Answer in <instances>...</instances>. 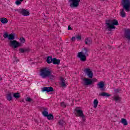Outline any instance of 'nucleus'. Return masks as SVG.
I'll return each mask as SVG.
<instances>
[{
    "label": "nucleus",
    "mask_w": 130,
    "mask_h": 130,
    "mask_svg": "<svg viewBox=\"0 0 130 130\" xmlns=\"http://www.w3.org/2000/svg\"><path fill=\"white\" fill-rule=\"evenodd\" d=\"M98 86L99 89H100L101 91H105V88H104L105 86V84L104 83V82H100L99 83H98Z\"/></svg>",
    "instance_id": "obj_10"
},
{
    "label": "nucleus",
    "mask_w": 130,
    "mask_h": 130,
    "mask_svg": "<svg viewBox=\"0 0 130 130\" xmlns=\"http://www.w3.org/2000/svg\"><path fill=\"white\" fill-rule=\"evenodd\" d=\"M10 46H13L14 48H18L22 46V44L18 42L16 40L10 41L9 43Z\"/></svg>",
    "instance_id": "obj_6"
},
{
    "label": "nucleus",
    "mask_w": 130,
    "mask_h": 130,
    "mask_svg": "<svg viewBox=\"0 0 130 130\" xmlns=\"http://www.w3.org/2000/svg\"><path fill=\"white\" fill-rule=\"evenodd\" d=\"M114 91L115 93H118L119 92V90H118V89H114Z\"/></svg>",
    "instance_id": "obj_36"
},
{
    "label": "nucleus",
    "mask_w": 130,
    "mask_h": 130,
    "mask_svg": "<svg viewBox=\"0 0 130 130\" xmlns=\"http://www.w3.org/2000/svg\"><path fill=\"white\" fill-rule=\"evenodd\" d=\"M21 43H25L26 42V40H25V38H21L20 39Z\"/></svg>",
    "instance_id": "obj_30"
},
{
    "label": "nucleus",
    "mask_w": 130,
    "mask_h": 130,
    "mask_svg": "<svg viewBox=\"0 0 130 130\" xmlns=\"http://www.w3.org/2000/svg\"><path fill=\"white\" fill-rule=\"evenodd\" d=\"M52 63H53V64H59V63H60V60L57 59L55 58H53Z\"/></svg>",
    "instance_id": "obj_17"
},
{
    "label": "nucleus",
    "mask_w": 130,
    "mask_h": 130,
    "mask_svg": "<svg viewBox=\"0 0 130 130\" xmlns=\"http://www.w3.org/2000/svg\"><path fill=\"white\" fill-rule=\"evenodd\" d=\"M23 49L24 50V52H27V51H30V48H24Z\"/></svg>",
    "instance_id": "obj_34"
},
{
    "label": "nucleus",
    "mask_w": 130,
    "mask_h": 130,
    "mask_svg": "<svg viewBox=\"0 0 130 130\" xmlns=\"http://www.w3.org/2000/svg\"><path fill=\"white\" fill-rule=\"evenodd\" d=\"M121 122L123 124V125H127V121L125 118L121 119Z\"/></svg>",
    "instance_id": "obj_22"
},
{
    "label": "nucleus",
    "mask_w": 130,
    "mask_h": 130,
    "mask_svg": "<svg viewBox=\"0 0 130 130\" xmlns=\"http://www.w3.org/2000/svg\"><path fill=\"white\" fill-rule=\"evenodd\" d=\"M76 39L78 41H80L82 40V36H80V35H78L76 36Z\"/></svg>",
    "instance_id": "obj_32"
},
{
    "label": "nucleus",
    "mask_w": 130,
    "mask_h": 130,
    "mask_svg": "<svg viewBox=\"0 0 130 130\" xmlns=\"http://www.w3.org/2000/svg\"><path fill=\"white\" fill-rule=\"evenodd\" d=\"M85 42L86 45H90L92 44V39L91 38H86L85 39Z\"/></svg>",
    "instance_id": "obj_15"
},
{
    "label": "nucleus",
    "mask_w": 130,
    "mask_h": 130,
    "mask_svg": "<svg viewBox=\"0 0 130 130\" xmlns=\"http://www.w3.org/2000/svg\"><path fill=\"white\" fill-rule=\"evenodd\" d=\"M100 1H105V0H100Z\"/></svg>",
    "instance_id": "obj_44"
},
{
    "label": "nucleus",
    "mask_w": 130,
    "mask_h": 130,
    "mask_svg": "<svg viewBox=\"0 0 130 130\" xmlns=\"http://www.w3.org/2000/svg\"><path fill=\"white\" fill-rule=\"evenodd\" d=\"M9 34L7 32H5L3 35V37L5 38V39L7 38H9Z\"/></svg>",
    "instance_id": "obj_28"
},
{
    "label": "nucleus",
    "mask_w": 130,
    "mask_h": 130,
    "mask_svg": "<svg viewBox=\"0 0 130 130\" xmlns=\"http://www.w3.org/2000/svg\"><path fill=\"white\" fill-rule=\"evenodd\" d=\"M60 106H61V107H63V108H65V107H67V105L66 104V103H64V102L61 103Z\"/></svg>",
    "instance_id": "obj_31"
},
{
    "label": "nucleus",
    "mask_w": 130,
    "mask_h": 130,
    "mask_svg": "<svg viewBox=\"0 0 130 130\" xmlns=\"http://www.w3.org/2000/svg\"><path fill=\"white\" fill-rule=\"evenodd\" d=\"M129 50H130V47H129Z\"/></svg>",
    "instance_id": "obj_43"
},
{
    "label": "nucleus",
    "mask_w": 130,
    "mask_h": 130,
    "mask_svg": "<svg viewBox=\"0 0 130 130\" xmlns=\"http://www.w3.org/2000/svg\"><path fill=\"white\" fill-rule=\"evenodd\" d=\"M83 81H84L83 85L84 86H89L90 85H92V83H93L92 80L88 78H84Z\"/></svg>",
    "instance_id": "obj_9"
},
{
    "label": "nucleus",
    "mask_w": 130,
    "mask_h": 130,
    "mask_svg": "<svg viewBox=\"0 0 130 130\" xmlns=\"http://www.w3.org/2000/svg\"><path fill=\"white\" fill-rule=\"evenodd\" d=\"M77 114H78L80 117H82V118H85V115L83 113V111L82 110H79L78 109H75Z\"/></svg>",
    "instance_id": "obj_12"
},
{
    "label": "nucleus",
    "mask_w": 130,
    "mask_h": 130,
    "mask_svg": "<svg viewBox=\"0 0 130 130\" xmlns=\"http://www.w3.org/2000/svg\"><path fill=\"white\" fill-rule=\"evenodd\" d=\"M25 101H26V102H31V101H33V100L29 97H27Z\"/></svg>",
    "instance_id": "obj_29"
},
{
    "label": "nucleus",
    "mask_w": 130,
    "mask_h": 130,
    "mask_svg": "<svg viewBox=\"0 0 130 130\" xmlns=\"http://www.w3.org/2000/svg\"><path fill=\"white\" fill-rule=\"evenodd\" d=\"M53 88H52V87H44L42 89L43 92H47V93H48L49 92H53Z\"/></svg>",
    "instance_id": "obj_11"
},
{
    "label": "nucleus",
    "mask_w": 130,
    "mask_h": 130,
    "mask_svg": "<svg viewBox=\"0 0 130 130\" xmlns=\"http://www.w3.org/2000/svg\"><path fill=\"white\" fill-rule=\"evenodd\" d=\"M8 39L9 40H14L15 39V35L13 34H10L8 37Z\"/></svg>",
    "instance_id": "obj_24"
},
{
    "label": "nucleus",
    "mask_w": 130,
    "mask_h": 130,
    "mask_svg": "<svg viewBox=\"0 0 130 130\" xmlns=\"http://www.w3.org/2000/svg\"><path fill=\"white\" fill-rule=\"evenodd\" d=\"M94 81H97V79H94Z\"/></svg>",
    "instance_id": "obj_42"
},
{
    "label": "nucleus",
    "mask_w": 130,
    "mask_h": 130,
    "mask_svg": "<svg viewBox=\"0 0 130 130\" xmlns=\"http://www.w3.org/2000/svg\"><path fill=\"white\" fill-rule=\"evenodd\" d=\"M60 84L61 86L64 88H66V87H67V84H66V80H64V79H63V78L62 77H61L60 78Z\"/></svg>",
    "instance_id": "obj_14"
},
{
    "label": "nucleus",
    "mask_w": 130,
    "mask_h": 130,
    "mask_svg": "<svg viewBox=\"0 0 130 130\" xmlns=\"http://www.w3.org/2000/svg\"><path fill=\"white\" fill-rule=\"evenodd\" d=\"M40 76L43 79H46V78H49L50 80L54 79V76L51 74V71L48 68H44L41 69Z\"/></svg>",
    "instance_id": "obj_2"
},
{
    "label": "nucleus",
    "mask_w": 130,
    "mask_h": 130,
    "mask_svg": "<svg viewBox=\"0 0 130 130\" xmlns=\"http://www.w3.org/2000/svg\"><path fill=\"white\" fill-rule=\"evenodd\" d=\"M121 5L123 9L120 10V15L122 18H125L126 16L125 12L130 11V0H121Z\"/></svg>",
    "instance_id": "obj_1"
},
{
    "label": "nucleus",
    "mask_w": 130,
    "mask_h": 130,
    "mask_svg": "<svg viewBox=\"0 0 130 130\" xmlns=\"http://www.w3.org/2000/svg\"><path fill=\"white\" fill-rule=\"evenodd\" d=\"M99 95L101 96L102 97H109L111 96L110 94H108L106 92H102L99 94Z\"/></svg>",
    "instance_id": "obj_18"
},
{
    "label": "nucleus",
    "mask_w": 130,
    "mask_h": 130,
    "mask_svg": "<svg viewBox=\"0 0 130 130\" xmlns=\"http://www.w3.org/2000/svg\"><path fill=\"white\" fill-rule=\"evenodd\" d=\"M83 72H84V73L87 74L89 79H92L93 78V72L92 71H91V69L89 68H86L84 70Z\"/></svg>",
    "instance_id": "obj_8"
},
{
    "label": "nucleus",
    "mask_w": 130,
    "mask_h": 130,
    "mask_svg": "<svg viewBox=\"0 0 130 130\" xmlns=\"http://www.w3.org/2000/svg\"><path fill=\"white\" fill-rule=\"evenodd\" d=\"M16 11H17L18 13H19L20 14H21V15H23V16H24V17L29 16L30 15V12H29V11H28L26 9H22L17 10Z\"/></svg>",
    "instance_id": "obj_7"
},
{
    "label": "nucleus",
    "mask_w": 130,
    "mask_h": 130,
    "mask_svg": "<svg viewBox=\"0 0 130 130\" xmlns=\"http://www.w3.org/2000/svg\"><path fill=\"white\" fill-rule=\"evenodd\" d=\"M94 108H97V106H98V100L95 99L93 101Z\"/></svg>",
    "instance_id": "obj_26"
},
{
    "label": "nucleus",
    "mask_w": 130,
    "mask_h": 130,
    "mask_svg": "<svg viewBox=\"0 0 130 130\" xmlns=\"http://www.w3.org/2000/svg\"><path fill=\"white\" fill-rule=\"evenodd\" d=\"M68 30H73V28H72V27H71V25H69Z\"/></svg>",
    "instance_id": "obj_37"
},
{
    "label": "nucleus",
    "mask_w": 130,
    "mask_h": 130,
    "mask_svg": "<svg viewBox=\"0 0 130 130\" xmlns=\"http://www.w3.org/2000/svg\"><path fill=\"white\" fill-rule=\"evenodd\" d=\"M7 99L8 101H11L13 100V98L12 97V94L9 93L7 95Z\"/></svg>",
    "instance_id": "obj_23"
},
{
    "label": "nucleus",
    "mask_w": 130,
    "mask_h": 130,
    "mask_svg": "<svg viewBox=\"0 0 130 130\" xmlns=\"http://www.w3.org/2000/svg\"><path fill=\"white\" fill-rule=\"evenodd\" d=\"M46 117H47V119H48V120H51V119H53V115L50 114H48Z\"/></svg>",
    "instance_id": "obj_25"
},
{
    "label": "nucleus",
    "mask_w": 130,
    "mask_h": 130,
    "mask_svg": "<svg viewBox=\"0 0 130 130\" xmlns=\"http://www.w3.org/2000/svg\"><path fill=\"white\" fill-rule=\"evenodd\" d=\"M24 0H19V1L21 2H23Z\"/></svg>",
    "instance_id": "obj_41"
},
{
    "label": "nucleus",
    "mask_w": 130,
    "mask_h": 130,
    "mask_svg": "<svg viewBox=\"0 0 130 130\" xmlns=\"http://www.w3.org/2000/svg\"><path fill=\"white\" fill-rule=\"evenodd\" d=\"M43 111H42V113L45 117H46L48 115V109L47 108H43Z\"/></svg>",
    "instance_id": "obj_13"
},
{
    "label": "nucleus",
    "mask_w": 130,
    "mask_h": 130,
    "mask_svg": "<svg viewBox=\"0 0 130 130\" xmlns=\"http://www.w3.org/2000/svg\"><path fill=\"white\" fill-rule=\"evenodd\" d=\"M83 120H85V119H83Z\"/></svg>",
    "instance_id": "obj_45"
},
{
    "label": "nucleus",
    "mask_w": 130,
    "mask_h": 130,
    "mask_svg": "<svg viewBox=\"0 0 130 130\" xmlns=\"http://www.w3.org/2000/svg\"><path fill=\"white\" fill-rule=\"evenodd\" d=\"M0 21L1 22V23H2V24H7V23L9 22V21L8 20V19L5 17L1 18Z\"/></svg>",
    "instance_id": "obj_16"
},
{
    "label": "nucleus",
    "mask_w": 130,
    "mask_h": 130,
    "mask_svg": "<svg viewBox=\"0 0 130 130\" xmlns=\"http://www.w3.org/2000/svg\"><path fill=\"white\" fill-rule=\"evenodd\" d=\"M53 59H52V57L51 56H48L47 58L46 61L47 63H51V62H53Z\"/></svg>",
    "instance_id": "obj_20"
},
{
    "label": "nucleus",
    "mask_w": 130,
    "mask_h": 130,
    "mask_svg": "<svg viewBox=\"0 0 130 130\" xmlns=\"http://www.w3.org/2000/svg\"><path fill=\"white\" fill-rule=\"evenodd\" d=\"M58 124L59 125H61V126H62L63 124H66V122L63 119H60L58 121Z\"/></svg>",
    "instance_id": "obj_21"
},
{
    "label": "nucleus",
    "mask_w": 130,
    "mask_h": 130,
    "mask_svg": "<svg viewBox=\"0 0 130 130\" xmlns=\"http://www.w3.org/2000/svg\"><path fill=\"white\" fill-rule=\"evenodd\" d=\"M16 4L17 5V6H19V5H21V2L19 0H17L16 1V2H15Z\"/></svg>",
    "instance_id": "obj_33"
},
{
    "label": "nucleus",
    "mask_w": 130,
    "mask_h": 130,
    "mask_svg": "<svg viewBox=\"0 0 130 130\" xmlns=\"http://www.w3.org/2000/svg\"><path fill=\"white\" fill-rule=\"evenodd\" d=\"M115 26H118V21L116 19L113 20H106L105 22V28L110 32L112 31V29H115Z\"/></svg>",
    "instance_id": "obj_3"
},
{
    "label": "nucleus",
    "mask_w": 130,
    "mask_h": 130,
    "mask_svg": "<svg viewBox=\"0 0 130 130\" xmlns=\"http://www.w3.org/2000/svg\"><path fill=\"white\" fill-rule=\"evenodd\" d=\"M14 58H15V60L17 62H18V61H19V60L18 59H17V57L16 56H14Z\"/></svg>",
    "instance_id": "obj_39"
},
{
    "label": "nucleus",
    "mask_w": 130,
    "mask_h": 130,
    "mask_svg": "<svg viewBox=\"0 0 130 130\" xmlns=\"http://www.w3.org/2000/svg\"><path fill=\"white\" fill-rule=\"evenodd\" d=\"M76 37H72V40L73 41H75V40H76Z\"/></svg>",
    "instance_id": "obj_38"
},
{
    "label": "nucleus",
    "mask_w": 130,
    "mask_h": 130,
    "mask_svg": "<svg viewBox=\"0 0 130 130\" xmlns=\"http://www.w3.org/2000/svg\"><path fill=\"white\" fill-rule=\"evenodd\" d=\"M69 2L70 3L71 8H78L81 0H69Z\"/></svg>",
    "instance_id": "obj_5"
},
{
    "label": "nucleus",
    "mask_w": 130,
    "mask_h": 130,
    "mask_svg": "<svg viewBox=\"0 0 130 130\" xmlns=\"http://www.w3.org/2000/svg\"><path fill=\"white\" fill-rule=\"evenodd\" d=\"M19 51H20L21 53H24V52H25V51L23 48H20Z\"/></svg>",
    "instance_id": "obj_35"
},
{
    "label": "nucleus",
    "mask_w": 130,
    "mask_h": 130,
    "mask_svg": "<svg viewBox=\"0 0 130 130\" xmlns=\"http://www.w3.org/2000/svg\"><path fill=\"white\" fill-rule=\"evenodd\" d=\"M84 50L85 51L84 53L83 52H79L78 53L77 55V57L80 58L81 61H86V60H87V56H89V54H88L89 50H88V48H84Z\"/></svg>",
    "instance_id": "obj_4"
},
{
    "label": "nucleus",
    "mask_w": 130,
    "mask_h": 130,
    "mask_svg": "<svg viewBox=\"0 0 130 130\" xmlns=\"http://www.w3.org/2000/svg\"><path fill=\"white\" fill-rule=\"evenodd\" d=\"M108 48H109V49H110L111 48V46H108Z\"/></svg>",
    "instance_id": "obj_40"
},
{
    "label": "nucleus",
    "mask_w": 130,
    "mask_h": 130,
    "mask_svg": "<svg viewBox=\"0 0 130 130\" xmlns=\"http://www.w3.org/2000/svg\"><path fill=\"white\" fill-rule=\"evenodd\" d=\"M112 99H113V100H114L115 101H120V100H121V98L120 97H119V95H114L112 97Z\"/></svg>",
    "instance_id": "obj_19"
},
{
    "label": "nucleus",
    "mask_w": 130,
    "mask_h": 130,
    "mask_svg": "<svg viewBox=\"0 0 130 130\" xmlns=\"http://www.w3.org/2000/svg\"><path fill=\"white\" fill-rule=\"evenodd\" d=\"M13 97L16 99H19L20 98V93L17 92L13 94Z\"/></svg>",
    "instance_id": "obj_27"
}]
</instances>
